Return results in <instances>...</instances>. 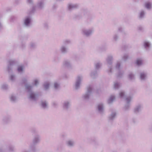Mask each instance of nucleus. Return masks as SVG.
Wrapping results in <instances>:
<instances>
[{
  "label": "nucleus",
  "mask_w": 152,
  "mask_h": 152,
  "mask_svg": "<svg viewBox=\"0 0 152 152\" xmlns=\"http://www.w3.org/2000/svg\"><path fill=\"white\" fill-rule=\"evenodd\" d=\"M113 56L112 55H107L106 58V61L109 68V70H108V72L109 74L111 73L112 72V65L113 63Z\"/></svg>",
  "instance_id": "obj_4"
},
{
  "label": "nucleus",
  "mask_w": 152,
  "mask_h": 152,
  "mask_svg": "<svg viewBox=\"0 0 152 152\" xmlns=\"http://www.w3.org/2000/svg\"><path fill=\"white\" fill-rule=\"evenodd\" d=\"M93 31L94 29L93 28H83L82 29V33L83 35L88 37L92 34Z\"/></svg>",
  "instance_id": "obj_8"
},
{
  "label": "nucleus",
  "mask_w": 152,
  "mask_h": 152,
  "mask_svg": "<svg viewBox=\"0 0 152 152\" xmlns=\"http://www.w3.org/2000/svg\"><path fill=\"white\" fill-rule=\"evenodd\" d=\"M40 140V136L38 134L35 135L32 139V143L29 146V148L32 152H35L36 148L35 145L39 143Z\"/></svg>",
  "instance_id": "obj_2"
},
{
  "label": "nucleus",
  "mask_w": 152,
  "mask_h": 152,
  "mask_svg": "<svg viewBox=\"0 0 152 152\" xmlns=\"http://www.w3.org/2000/svg\"><path fill=\"white\" fill-rule=\"evenodd\" d=\"M63 65L64 66L67 68H71L72 67V64L70 61L68 60H65L63 62Z\"/></svg>",
  "instance_id": "obj_18"
},
{
  "label": "nucleus",
  "mask_w": 152,
  "mask_h": 152,
  "mask_svg": "<svg viewBox=\"0 0 152 152\" xmlns=\"http://www.w3.org/2000/svg\"><path fill=\"white\" fill-rule=\"evenodd\" d=\"M147 74L146 72H142L140 73V78L141 80H145L147 78Z\"/></svg>",
  "instance_id": "obj_21"
},
{
  "label": "nucleus",
  "mask_w": 152,
  "mask_h": 152,
  "mask_svg": "<svg viewBox=\"0 0 152 152\" xmlns=\"http://www.w3.org/2000/svg\"><path fill=\"white\" fill-rule=\"evenodd\" d=\"M113 41H116L118 40L119 37L117 34H115L113 35Z\"/></svg>",
  "instance_id": "obj_39"
},
{
  "label": "nucleus",
  "mask_w": 152,
  "mask_h": 152,
  "mask_svg": "<svg viewBox=\"0 0 152 152\" xmlns=\"http://www.w3.org/2000/svg\"><path fill=\"white\" fill-rule=\"evenodd\" d=\"M119 96L122 99H126V104L125 105L124 108V110L125 111L128 110L130 107V102L131 101L132 97L131 96H128L125 98V96L124 92L123 91H121L119 93Z\"/></svg>",
  "instance_id": "obj_3"
},
{
  "label": "nucleus",
  "mask_w": 152,
  "mask_h": 152,
  "mask_svg": "<svg viewBox=\"0 0 152 152\" xmlns=\"http://www.w3.org/2000/svg\"><path fill=\"white\" fill-rule=\"evenodd\" d=\"M27 3L29 4H33V0H27Z\"/></svg>",
  "instance_id": "obj_45"
},
{
  "label": "nucleus",
  "mask_w": 152,
  "mask_h": 152,
  "mask_svg": "<svg viewBox=\"0 0 152 152\" xmlns=\"http://www.w3.org/2000/svg\"><path fill=\"white\" fill-rule=\"evenodd\" d=\"M143 45L147 51H149L151 49V45L150 43L148 41H144L143 42Z\"/></svg>",
  "instance_id": "obj_16"
},
{
  "label": "nucleus",
  "mask_w": 152,
  "mask_h": 152,
  "mask_svg": "<svg viewBox=\"0 0 152 152\" xmlns=\"http://www.w3.org/2000/svg\"><path fill=\"white\" fill-rule=\"evenodd\" d=\"M24 66L23 65L19 66L17 68L18 72L20 74L23 73L24 70Z\"/></svg>",
  "instance_id": "obj_25"
},
{
  "label": "nucleus",
  "mask_w": 152,
  "mask_h": 152,
  "mask_svg": "<svg viewBox=\"0 0 152 152\" xmlns=\"http://www.w3.org/2000/svg\"><path fill=\"white\" fill-rule=\"evenodd\" d=\"M78 7V5L77 4L69 3L67 5L68 10L70 11L77 8Z\"/></svg>",
  "instance_id": "obj_13"
},
{
  "label": "nucleus",
  "mask_w": 152,
  "mask_h": 152,
  "mask_svg": "<svg viewBox=\"0 0 152 152\" xmlns=\"http://www.w3.org/2000/svg\"><path fill=\"white\" fill-rule=\"evenodd\" d=\"M96 109L98 113L101 114L103 113L104 112V106L102 103H99L97 106Z\"/></svg>",
  "instance_id": "obj_12"
},
{
  "label": "nucleus",
  "mask_w": 152,
  "mask_h": 152,
  "mask_svg": "<svg viewBox=\"0 0 152 152\" xmlns=\"http://www.w3.org/2000/svg\"><path fill=\"white\" fill-rule=\"evenodd\" d=\"M90 75L91 77L93 79L96 78L98 76L97 71L96 70L92 71L90 73Z\"/></svg>",
  "instance_id": "obj_26"
},
{
  "label": "nucleus",
  "mask_w": 152,
  "mask_h": 152,
  "mask_svg": "<svg viewBox=\"0 0 152 152\" xmlns=\"http://www.w3.org/2000/svg\"><path fill=\"white\" fill-rule=\"evenodd\" d=\"M41 103V105L42 108L44 109H46L48 107V104L46 101H42Z\"/></svg>",
  "instance_id": "obj_27"
},
{
  "label": "nucleus",
  "mask_w": 152,
  "mask_h": 152,
  "mask_svg": "<svg viewBox=\"0 0 152 152\" xmlns=\"http://www.w3.org/2000/svg\"><path fill=\"white\" fill-rule=\"evenodd\" d=\"M37 46V43L33 42H31L29 45V47L31 50H34L36 49Z\"/></svg>",
  "instance_id": "obj_23"
},
{
  "label": "nucleus",
  "mask_w": 152,
  "mask_h": 152,
  "mask_svg": "<svg viewBox=\"0 0 152 152\" xmlns=\"http://www.w3.org/2000/svg\"><path fill=\"white\" fill-rule=\"evenodd\" d=\"M9 86L8 85L5 83L2 84L1 86V88L2 90H7Z\"/></svg>",
  "instance_id": "obj_30"
},
{
  "label": "nucleus",
  "mask_w": 152,
  "mask_h": 152,
  "mask_svg": "<svg viewBox=\"0 0 152 152\" xmlns=\"http://www.w3.org/2000/svg\"><path fill=\"white\" fill-rule=\"evenodd\" d=\"M118 30L119 31H123V29L122 27H119L118 28Z\"/></svg>",
  "instance_id": "obj_50"
},
{
  "label": "nucleus",
  "mask_w": 152,
  "mask_h": 152,
  "mask_svg": "<svg viewBox=\"0 0 152 152\" xmlns=\"http://www.w3.org/2000/svg\"><path fill=\"white\" fill-rule=\"evenodd\" d=\"M129 58L127 54H124L122 57V59L124 61H126Z\"/></svg>",
  "instance_id": "obj_43"
},
{
  "label": "nucleus",
  "mask_w": 152,
  "mask_h": 152,
  "mask_svg": "<svg viewBox=\"0 0 152 152\" xmlns=\"http://www.w3.org/2000/svg\"><path fill=\"white\" fill-rule=\"evenodd\" d=\"M2 17V15L0 14V19ZM3 28V26L2 24L1 23V22H0V29L2 28Z\"/></svg>",
  "instance_id": "obj_47"
},
{
  "label": "nucleus",
  "mask_w": 152,
  "mask_h": 152,
  "mask_svg": "<svg viewBox=\"0 0 152 152\" xmlns=\"http://www.w3.org/2000/svg\"><path fill=\"white\" fill-rule=\"evenodd\" d=\"M70 41L68 39L65 40L63 41V44L65 45L70 44Z\"/></svg>",
  "instance_id": "obj_42"
},
{
  "label": "nucleus",
  "mask_w": 152,
  "mask_h": 152,
  "mask_svg": "<svg viewBox=\"0 0 152 152\" xmlns=\"http://www.w3.org/2000/svg\"><path fill=\"white\" fill-rule=\"evenodd\" d=\"M60 50L62 53L65 54L68 52V48L65 45H63L61 47Z\"/></svg>",
  "instance_id": "obj_20"
},
{
  "label": "nucleus",
  "mask_w": 152,
  "mask_h": 152,
  "mask_svg": "<svg viewBox=\"0 0 152 152\" xmlns=\"http://www.w3.org/2000/svg\"><path fill=\"white\" fill-rule=\"evenodd\" d=\"M10 121V117L9 116L3 117L2 119V123L3 124L8 123Z\"/></svg>",
  "instance_id": "obj_19"
},
{
  "label": "nucleus",
  "mask_w": 152,
  "mask_h": 152,
  "mask_svg": "<svg viewBox=\"0 0 152 152\" xmlns=\"http://www.w3.org/2000/svg\"><path fill=\"white\" fill-rule=\"evenodd\" d=\"M45 27L46 28H48V25H47V24H45Z\"/></svg>",
  "instance_id": "obj_55"
},
{
  "label": "nucleus",
  "mask_w": 152,
  "mask_h": 152,
  "mask_svg": "<svg viewBox=\"0 0 152 152\" xmlns=\"http://www.w3.org/2000/svg\"><path fill=\"white\" fill-rule=\"evenodd\" d=\"M142 109V105L140 104H138L134 108V112L136 114H138L141 111Z\"/></svg>",
  "instance_id": "obj_15"
},
{
  "label": "nucleus",
  "mask_w": 152,
  "mask_h": 152,
  "mask_svg": "<svg viewBox=\"0 0 152 152\" xmlns=\"http://www.w3.org/2000/svg\"><path fill=\"white\" fill-rule=\"evenodd\" d=\"M145 7L148 9H150L152 7L151 4L149 2H146L145 3Z\"/></svg>",
  "instance_id": "obj_38"
},
{
  "label": "nucleus",
  "mask_w": 152,
  "mask_h": 152,
  "mask_svg": "<svg viewBox=\"0 0 152 152\" xmlns=\"http://www.w3.org/2000/svg\"><path fill=\"white\" fill-rule=\"evenodd\" d=\"M60 152H66L65 151H61Z\"/></svg>",
  "instance_id": "obj_57"
},
{
  "label": "nucleus",
  "mask_w": 152,
  "mask_h": 152,
  "mask_svg": "<svg viewBox=\"0 0 152 152\" xmlns=\"http://www.w3.org/2000/svg\"><path fill=\"white\" fill-rule=\"evenodd\" d=\"M10 98L11 101L13 102H15L17 101V98L13 95H12Z\"/></svg>",
  "instance_id": "obj_32"
},
{
  "label": "nucleus",
  "mask_w": 152,
  "mask_h": 152,
  "mask_svg": "<svg viewBox=\"0 0 152 152\" xmlns=\"http://www.w3.org/2000/svg\"><path fill=\"white\" fill-rule=\"evenodd\" d=\"M71 102L69 100H66L64 102L63 104V107L64 109L67 110L70 107Z\"/></svg>",
  "instance_id": "obj_14"
},
{
  "label": "nucleus",
  "mask_w": 152,
  "mask_h": 152,
  "mask_svg": "<svg viewBox=\"0 0 152 152\" xmlns=\"http://www.w3.org/2000/svg\"><path fill=\"white\" fill-rule=\"evenodd\" d=\"M21 47L23 49L24 48L26 47V45L25 44H22L21 45Z\"/></svg>",
  "instance_id": "obj_52"
},
{
  "label": "nucleus",
  "mask_w": 152,
  "mask_h": 152,
  "mask_svg": "<svg viewBox=\"0 0 152 152\" xmlns=\"http://www.w3.org/2000/svg\"><path fill=\"white\" fill-rule=\"evenodd\" d=\"M0 152H2V150L1 149H0Z\"/></svg>",
  "instance_id": "obj_58"
},
{
  "label": "nucleus",
  "mask_w": 152,
  "mask_h": 152,
  "mask_svg": "<svg viewBox=\"0 0 152 152\" xmlns=\"http://www.w3.org/2000/svg\"><path fill=\"white\" fill-rule=\"evenodd\" d=\"M10 79L12 82L15 81L16 80V76L14 74L11 75L9 77Z\"/></svg>",
  "instance_id": "obj_37"
},
{
  "label": "nucleus",
  "mask_w": 152,
  "mask_h": 152,
  "mask_svg": "<svg viewBox=\"0 0 152 152\" xmlns=\"http://www.w3.org/2000/svg\"><path fill=\"white\" fill-rule=\"evenodd\" d=\"M58 104L56 102H53L52 103L54 107L57 106L58 105Z\"/></svg>",
  "instance_id": "obj_46"
},
{
  "label": "nucleus",
  "mask_w": 152,
  "mask_h": 152,
  "mask_svg": "<svg viewBox=\"0 0 152 152\" xmlns=\"http://www.w3.org/2000/svg\"><path fill=\"white\" fill-rule=\"evenodd\" d=\"M52 7L53 9H55L57 7V5L56 4H54Z\"/></svg>",
  "instance_id": "obj_51"
},
{
  "label": "nucleus",
  "mask_w": 152,
  "mask_h": 152,
  "mask_svg": "<svg viewBox=\"0 0 152 152\" xmlns=\"http://www.w3.org/2000/svg\"><path fill=\"white\" fill-rule=\"evenodd\" d=\"M23 152H29L28 151L25 150V151H23Z\"/></svg>",
  "instance_id": "obj_56"
},
{
  "label": "nucleus",
  "mask_w": 152,
  "mask_h": 152,
  "mask_svg": "<svg viewBox=\"0 0 152 152\" xmlns=\"http://www.w3.org/2000/svg\"><path fill=\"white\" fill-rule=\"evenodd\" d=\"M138 30L140 31H142L143 30V28L141 26H139L138 27Z\"/></svg>",
  "instance_id": "obj_49"
},
{
  "label": "nucleus",
  "mask_w": 152,
  "mask_h": 152,
  "mask_svg": "<svg viewBox=\"0 0 152 152\" xmlns=\"http://www.w3.org/2000/svg\"><path fill=\"white\" fill-rule=\"evenodd\" d=\"M83 79V77L82 76H78L76 79L75 84V89L77 90L80 88L81 82Z\"/></svg>",
  "instance_id": "obj_7"
},
{
  "label": "nucleus",
  "mask_w": 152,
  "mask_h": 152,
  "mask_svg": "<svg viewBox=\"0 0 152 152\" xmlns=\"http://www.w3.org/2000/svg\"><path fill=\"white\" fill-rule=\"evenodd\" d=\"M31 18L30 16L26 17L23 20V25L26 27H29L31 25Z\"/></svg>",
  "instance_id": "obj_11"
},
{
  "label": "nucleus",
  "mask_w": 152,
  "mask_h": 152,
  "mask_svg": "<svg viewBox=\"0 0 152 152\" xmlns=\"http://www.w3.org/2000/svg\"><path fill=\"white\" fill-rule=\"evenodd\" d=\"M115 96L113 95H111L108 99L107 103L109 104H110L112 103L114 100L115 99Z\"/></svg>",
  "instance_id": "obj_31"
},
{
  "label": "nucleus",
  "mask_w": 152,
  "mask_h": 152,
  "mask_svg": "<svg viewBox=\"0 0 152 152\" xmlns=\"http://www.w3.org/2000/svg\"><path fill=\"white\" fill-rule=\"evenodd\" d=\"M93 89L91 85H89L87 87V90L85 93L83 94L82 96V98L83 100H88L90 96L92 93Z\"/></svg>",
  "instance_id": "obj_5"
},
{
  "label": "nucleus",
  "mask_w": 152,
  "mask_h": 152,
  "mask_svg": "<svg viewBox=\"0 0 152 152\" xmlns=\"http://www.w3.org/2000/svg\"><path fill=\"white\" fill-rule=\"evenodd\" d=\"M121 62L118 61L117 62L115 66L116 69L118 71L117 74V77H121L123 76L124 73L123 71L121 70Z\"/></svg>",
  "instance_id": "obj_9"
},
{
  "label": "nucleus",
  "mask_w": 152,
  "mask_h": 152,
  "mask_svg": "<svg viewBox=\"0 0 152 152\" xmlns=\"http://www.w3.org/2000/svg\"><path fill=\"white\" fill-rule=\"evenodd\" d=\"M50 85V83L48 82H46L44 83L43 85L44 90H48L49 88Z\"/></svg>",
  "instance_id": "obj_29"
},
{
  "label": "nucleus",
  "mask_w": 152,
  "mask_h": 152,
  "mask_svg": "<svg viewBox=\"0 0 152 152\" xmlns=\"http://www.w3.org/2000/svg\"><path fill=\"white\" fill-rule=\"evenodd\" d=\"M145 13L144 11L143 10L141 11L140 14L139 18H143L145 15Z\"/></svg>",
  "instance_id": "obj_40"
},
{
  "label": "nucleus",
  "mask_w": 152,
  "mask_h": 152,
  "mask_svg": "<svg viewBox=\"0 0 152 152\" xmlns=\"http://www.w3.org/2000/svg\"><path fill=\"white\" fill-rule=\"evenodd\" d=\"M53 88L55 91H58L60 88V84L58 82H55L53 83Z\"/></svg>",
  "instance_id": "obj_22"
},
{
  "label": "nucleus",
  "mask_w": 152,
  "mask_h": 152,
  "mask_svg": "<svg viewBox=\"0 0 152 152\" xmlns=\"http://www.w3.org/2000/svg\"><path fill=\"white\" fill-rule=\"evenodd\" d=\"M149 129L150 131H152V125L150 127Z\"/></svg>",
  "instance_id": "obj_54"
},
{
  "label": "nucleus",
  "mask_w": 152,
  "mask_h": 152,
  "mask_svg": "<svg viewBox=\"0 0 152 152\" xmlns=\"http://www.w3.org/2000/svg\"><path fill=\"white\" fill-rule=\"evenodd\" d=\"M45 6L44 0H38L35 7H34L32 9V12H33L36 9L42 10L44 8Z\"/></svg>",
  "instance_id": "obj_6"
},
{
  "label": "nucleus",
  "mask_w": 152,
  "mask_h": 152,
  "mask_svg": "<svg viewBox=\"0 0 152 152\" xmlns=\"http://www.w3.org/2000/svg\"><path fill=\"white\" fill-rule=\"evenodd\" d=\"M142 62L143 60L141 58H138L136 60V63L137 65L140 66L142 64Z\"/></svg>",
  "instance_id": "obj_34"
},
{
  "label": "nucleus",
  "mask_w": 152,
  "mask_h": 152,
  "mask_svg": "<svg viewBox=\"0 0 152 152\" xmlns=\"http://www.w3.org/2000/svg\"><path fill=\"white\" fill-rule=\"evenodd\" d=\"M15 149L14 147L12 145H10L9 146L7 151L9 152H12L15 151Z\"/></svg>",
  "instance_id": "obj_35"
},
{
  "label": "nucleus",
  "mask_w": 152,
  "mask_h": 152,
  "mask_svg": "<svg viewBox=\"0 0 152 152\" xmlns=\"http://www.w3.org/2000/svg\"><path fill=\"white\" fill-rule=\"evenodd\" d=\"M9 64L7 66V71L9 73L12 72V66L15 64L17 61L14 59L10 60L8 61Z\"/></svg>",
  "instance_id": "obj_10"
},
{
  "label": "nucleus",
  "mask_w": 152,
  "mask_h": 152,
  "mask_svg": "<svg viewBox=\"0 0 152 152\" xmlns=\"http://www.w3.org/2000/svg\"><path fill=\"white\" fill-rule=\"evenodd\" d=\"M120 83L118 82L115 81L114 82L113 88L115 89H118L121 86Z\"/></svg>",
  "instance_id": "obj_28"
},
{
  "label": "nucleus",
  "mask_w": 152,
  "mask_h": 152,
  "mask_svg": "<svg viewBox=\"0 0 152 152\" xmlns=\"http://www.w3.org/2000/svg\"><path fill=\"white\" fill-rule=\"evenodd\" d=\"M116 113L115 111L112 112L108 117L110 121L113 120L116 116Z\"/></svg>",
  "instance_id": "obj_24"
},
{
  "label": "nucleus",
  "mask_w": 152,
  "mask_h": 152,
  "mask_svg": "<svg viewBox=\"0 0 152 152\" xmlns=\"http://www.w3.org/2000/svg\"><path fill=\"white\" fill-rule=\"evenodd\" d=\"M20 2V0H16L15 1V3L17 4H18Z\"/></svg>",
  "instance_id": "obj_53"
},
{
  "label": "nucleus",
  "mask_w": 152,
  "mask_h": 152,
  "mask_svg": "<svg viewBox=\"0 0 152 152\" xmlns=\"http://www.w3.org/2000/svg\"><path fill=\"white\" fill-rule=\"evenodd\" d=\"M31 132L33 134H36L37 133V130L35 129H32L31 130Z\"/></svg>",
  "instance_id": "obj_44"
},
{
  "label": "nucleus",
  "mask_w": 152,
  "mask_h": 152,
  "mask_svg": "<svg viewBox=\"0 0 152 152\" xmlns=\"http://www.w3.org/2000/svg\"><path fill=\"white\" fill-rule=\"evenodd\" d=\"M75 142L73 139L69 140L66 141V145L69 147H72L75 145Z\"/></svg>",
  "instance_id": "obj_17"
},
{
  "label": "nucleus",
  "mask_w": 152,
  "mask_h": 152,
  "mask_svg": "<svg viewBox=\"0 0 152 152\" xmlns=\"http://www.w3.org/2000/svg\"><path fill=\"white\" fill-rule=\"evenodd\" d=\"M128 77L129 79L133 80L134 79L135 77L134 75L132 72H130L128 75Z\"/></svg>",
  "instance_id": "obj_36"
},
{
  "label": "nucleus",
  "mask_w": 152,
  "mask_h": 152,
  "mask_svg": "<svg viewBox=\"0 0 152 152\" xmlns=\"http://www.w3.org/2000/svg\"><path fill=\"white\" fill-rule=\"evenodd\" d=\"M27 82V78L25 77L22 78V82L25 85L26 90L28 93V98L31 100L36 101L37 99L38 94L33 91V86L26 84Z\"/></svg>",
  "instance_id": "obj_1"
},
{
  "label": "nucleus",
  "mask_w": 152,
  "mask_h": 152,
  "mask_svg": "<svg viewBox=\"0 0 152 152\" xmlns=\"http://www.w3.org/2000/svg\"><path fill=\"white\" fill-rule=\"evenodd\" d=\"M15 18V17L14 16L11 17L10 19V21L11 22H13Z\"/></svg>",
  "instance_id": "obj_48"
},
{
  "label": "nucleus",
  "mask_w": 152,
  "mask_h": 152,
  "mask_svg": "<svg viewBox=\"0 0 152 152\" xmlns=\"http://www.w3.org/2000/svg\"><path fill=\"white\" fill-rule=\"evenodd\" d=\"M95 67L96 69H98L101 67L102 65V64L99 62H96L94 64Z\"/></svg>",
  "instance_id": "obj_33"
},
{
  "label": "nucleus",
  "mask_w": 152,
  "mask_h": 152,
  "mask_svg": "<svg viewBox=\"0 0 152 152\" xmlns=\"http://www.w3.org/2000/svg\"><path fill=\"white\" fill-rule=\"evenodd\" d=\"M34 84L32 85V86H33V87L34 86H37L39 84V82L38 80L37 79H36L34 80Z\"/></svg>",
  "instance_id": "obj_41"
}]
</instances>
